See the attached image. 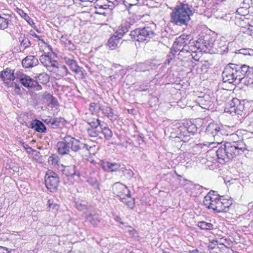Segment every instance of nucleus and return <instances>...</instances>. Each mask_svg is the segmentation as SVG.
<instances>
[{"label": "nucleus", "mask_w": 253, "mask_h": 253, "mask_svg": "<svg viewBox=\"0 0 253 253\" xmlns=\"http://www.w3.org/2000/svg\"><path fill=\"white\" fill-rule=\"evenodd\" d=\"M245 84H246L247 85H252L253 86V81H250V79L248 78L247 80V82H245Z\"/></svg>", "instance_id": "774afa93"}, {"label": "nucleus", "mask_w": 253, "mask_h": 253, "mask_svg": "<svg viewBox=\"0 0 253 253\" xmlns=\"http://www.w3.org/2000/svg\"><path fill=\"white\" fill-rule=\"evenodd\" d=\"M95 8L96 9H106L109 8L108 5L106 0H96L95 3Z\"/></svg>", "instance_id": "c9c22d12"}, {"label": "nucleus", "mask_w": 253, "mask_h": 253, "mask_svg": "<svg viewBox=\"0 0 253 253\" xmlns=\"http://www.w3.org/2000/svg\"><path fill=\"white\" fill-rule=\"evenodd\" d=\"M86 219L94 226H97L99 222V216L96 214H89L86 215Z\"/></svg>", "instance_id": "2f4dec72"}, {"label": "nucleus", "mask_w": 253, "mask_h": 253, "mask_svg": "<svg viewBox=\"0 0 253 253\" xmlns=\"http://www.w3.org/2000/svg\"><path fill=\"white\" fill-rule=\"evenodd\" d=\"M22 147L26 150L27 152L29 154H32V152L36 151V150H33L32 147L29 146L28 144L25 143H22Z\"/></svg>", "instance_id": "09e8293b"}, {"label": "nucleus", "mask_w": 253, "mask_h": 253, "mask_svg": "<svg viewBox=\"0 0 253 253\" xmlns=\"http://www.w3.org/2000/svg\"><path fill=\"white\" fill-rule=\"evenodd\" d=\"M73 55L64 56L62 57L63 61L67 64V65L70 67V69L78 74L80 72H82V69L77 64V61L74 59Z\"/></svg>", "instance_id": "4468645a"}, {"label": "nucleus", "mask_w": 253, "mask_h": 253, "mask_svg": "<svg viewBox=\"0 0 253 253\" xmlns=\"http://www.w3.org/2000/svg\"><path fill=\"white\" fill-rule=\"evenodd\" d=\"M50 103L54 106H56L58 105V101L57 99L53 96L51 98L50 100H49Z\"/></svg>", "instance_id": "5fc2aeb1"}, {"label": "nucleus", "mask_w": 253, "mask_h": 253, "mask_svg": "<svg viewBox=\"0 0 253 253\" xmlns=\"http://www.w3.org/2000/svg\"><path fill=\"white\" fill-rule=\"evenodd\" d=\"M59 75L62 77L65 76L68 74V70L65 65H62L58 68Z\"/></svg>", "instance_id": "c03bdc74"}, {"label": "nucleus", "mask_w": 253, "mask_h": 253, "mask_svg": "<svg viewBox=\"0 0 253 253\" xmlns=\"http://www.w3.org/2000/svg\"><path fill=\"white\" fill-rule=\"evenodd\" d=\"M200 251H199L197 249L189 250L188 252V253H199Z\"/></svg>", "instance_id": "338daca9"}, {"label": "nucleus", "mask_w": 253, "mask_h": 253, "mask_svg": "<svg viewBox=\"0 0 253 253\" xmlns=\"http://www.w3.org/2000/svg\"><path fill=\"white\" fill-rule=\"evenodd\" d=\"M19 41L20 42L21 46L23 47V49H26L31 45L30 40L26 35H21L19 38Z\"/></svg>", "instance_id": "c756f323"}, {"label": "nucleus", "mask_w": 253, "mask_h": 253, "mask_svg": "<svg viewBox=\"0 0 253 253\" xmlns=\"http://www.w3.org/2000/svg\"><path fill=\"white\" fill-rule=\"evenodd\" d=\"M156 25L151 24L143 28H136L131 30L128 36L130 39L139 42H148L155 35L154 29Z\"/></svg>", "instance_id": "39448f33"}, {"label": "nucleus", "mask_w": 253, "mask_h": 253, "mask_svg": "<svg viewBox=\"0 0 253 253\" xmlns=\"http://www.w3.org/2000/svg\"><path fill=\"white\" fill-rule=\"evenodd\" d=\"M48 161L51 162L52 164H56L57 163V160L56 158H53L52 156H50L48 158Z\"/></svg>", "instance_id": "e2e57ef3"}, {"label": "nucleus", "mask_w": 253, "mask_h": 253, "mask_svg": "<svg viewBox=\"0 0 253 253\" xmlns=\"http://www.w3.org/2000/svg\"><path fill=\"white\" fill-rule=\"evenodd\" d=\"M210 253H220V250L218 248H215L210 251Z\"/></svg>", "instance_id": "69168bd1"}, {"label": "nucleus", "mask_w": 253, "mask_h": 253, "mask_svg": "<svg viewBox=\"0 0 253 253\" xmlns=\"http://www.w3.org/2000/svg\"><path fill=\"white\" fill-rule=\"evenodd\" d=\"M238 53L244 55H253V49L251 48H242L238 50Z\"/></svg>", "instance_id": "79ce46f5"}, {"label": "nucleus", "mask_w": 253, "mask_h": 253, "mask_svg": "<svg viewBox=\"0 0 253 253\" xmlns=\"http://www.w3.org/2000/svg\"><path fill=\"white\" fill-rule=\"evenodd\" d=\"M206 132L214 138L217 143L221 142L223 136L226 135V132L222 127L214 123L210 124L207 126Z\"/></svg>", "instance_id": "0eeeda50"}, {"label": "nucleus", "mask_w": 253, "mask_h": 253, "mask_svg": "<svg viewBox=\"0 0 253 253\" xmlns=\"http://www.w3.org/2000/svg\"><path fill=\"white\" fill-rule=\"evenodd\" d=\"M120 171H122L124 176L127 179H131L133 176L134 173L131 169H127L125 167H122L120 169Z\"/></svg>", "instance_id": "58836bf2"}, {"label": "nucleus", "mask_w": 253, "mask_h": 253, "mask_svg": "<svg viewBox=\"0 0 253 253\" xmlns=\"http://www.w3.org/2000/svg\"><path fill=\"white\" fill-rule=\"evenodd\" d=\"M192 6L188 3L179 2L172 9L171 21L178 26H187L193 15Z\"/></svg>", "instance_id": "20e7f679"}, {"label": "nucleus", "mask_w": 253, "mask_h": 253, "mask_svg": "<svg viewBox=\"0 0 253 253\" xmlns=\"http://www.w3.org/2000/svg\"><path fill=\"white\" fill-rule=\"evenodd\" d=\"M248 78L250 79V81H253V77H252L251 76H250L249 75H245V77L242 79V81H244V82H246Z\"/></svg>", "instance_id": "052dcab7"}, {"label": "nucleus", "mask_w": 253, "mask_h": 253, "mask_svg": "<svg viewBox=\"0 0 253 253\" xmlns=\"http://www.w3.org/2000/svg\"><path fill=\"white\" fill-rule=\"evenodd\" d=\"M9 251L7 248L0 246V253H9Z\"/></svg>", "instance_id": "13d9d810"}, {"label": "nucleus", "mask_w": 253, "mask_h": 253, "mask_svg": "<svg viewBox=\"0 0 253 253\" xmlns=\"http://www.w3.org/2000/svg\"><path fill=\"white\" fill-rule=\"evenodd\" d=\"M219 246H225L226 247H231L232 242L230 240L226 238H221L217 240Z\"/></svg>", "instance_id": "4c0bfd02"}, {"label": "nucleus", "mask_w": 253, "mask_h": 253, "mask_svg": "<svg viewBox=\"0 0 253 253\" xmlns=\"http://www.w3.org/2000/svg\"><path fill=\"white\" fill-rule=\"evenodd\" d=\"M84 121L90 126L87 129L88 135L91 137H95L99 135L98 129L102 125L101 121L98 118L93 117L92 114L90 117H86Z\"/></svg>", "instance_id": "1a4fd4ad"}, {"label": "nucleus", "mask_w": 253, "mask_h": 253, "mask_svg": "<svg viewBox=\"0 0 253 253\" xmlns=\"http://www.w3.org/2000/svg\"><path fill=\"white\" fill-rule=\"evenodd\" d=\"M18 13L29 24L32 25V23L33 24H34L32 19L28 15L27 13L24 12L23 10H22L21 9H18L17 10Z\"/></svg>", "instance_id": "ea45409f"}, {"label": "nucleus", "mask_w": 253, "mask_h": 253, "mask_svg": "<svg viewBox=\"0 0 253 253\" xmlns=\"http://www.w3.org/2000/svg\"><path fill=\"white\" fill-rule=\"evenodd\" d=\"M199 49L205 50L212 46V40L209 36L204 37L203 39H199L195 45Z\"/></svg>", "instance_id": "f3484780"}, {"label": "nucleus", "mask_w": 253, "mask_h": 253, "mask_svg": "<svg viewBox=\"0 0 253 253\" xmlns=\"http://www.w3.org/2000/svg\"><path fill=\"white\" fill-rule=\"evenodd\" d=\"M249 26L247 31H248V34H251V33H253V21H251L250 23H249Z\"/></svg>", "instance_id": "864d4df0"}, {"label": "nucleus", "mask_w": 253, "mask_h": 253, "mask_svg": "<svg viewBox=\"0 0 253 253\" xmlns=\"http://www.w3.org/2000/svg\"><path fill=\"white\" fill-rule=\"evenodd\" d=\"M151 68V66L145 63H139L137 65L135 69L136 72H145Z\"/></svg>", "instance_id": "e433bc0d"}, {"label": "nucleus", "mask_w": 253, "mask_h": 253, "mask_svg": "<svg viewBox=\"0 0 253 253\" xmlns=\"http://www.w3.org/2000/svg\"><path fill=\"white\" fill-rule=\"evenodd\" d=\"M189 35L185 34H183L177 38L173 44L172 49L173 51L176 52L178 51H180L181 49V47H183L189 41Z\"/></svg>", "instance_id": "2eb2a0df"}, {"label": "nucleus", "mask_w": 253, "mask_h": 253, "mask_svg": "<svg viewBox=\"0 0 253 253\" xmlns=\"http://www.w3.org/2000/svg\"><path fill=\"white\" fill-rule=\"evenodd\" d=\"M218 197L219 196L217 195V196L215 197L214 203V206L213 210L218 213L221 212H227L229 207L232 205L231 201L223 198L221 199Z\"/></svg>", "instance_id": "f8f14e48"}, {"label": "nucleus", "mask_w": 253, "mask_h": 253, "mask_svg": "<svg viewBox=\"0 0 253 253\" xmlns=\"http://www.w3.org/2000/svg\"><path fill=\"white\" fill-rule=\"evenodd\" d=\"M30 34L31 36H32L34 38L37 39L38 40H39L40 41H41L42 43H44V40L42 39H41L40 37L39 36H38V35H37L34 31L31 30L30 32Z\"/></svg>", "instance_id": "603ef678"}, {"label": "nucleus", "mask_w": 253, "mask_h": 253, "mask_svg": "<svg viewBox=\"0 0 253 253\" xmlns=\"http://www.w3.org/2000/svg\"><path fill=\"white\" fill-rule=\"evenodd\" d=\"M99 165L105 171L108 172L120 171L121 168V164L119 163H112L105 160L101 161Z\"/></svg>", "instance_id": "ddd939ff"}, {"label": "nucleus", "mask_w": 253, "mask_h": 253, "mask_svg": "<svg viewBox=\"0 0 253 253\" xmlns=\"http://www.w3.org/2000/svg\"><path fill=\"white\" fill-rule=\"evenodd\" d=\"M218 244L217 243V240H213L212 241L210 242L208 248L209 251L215 248H218Z\"/></svg>", "instance_id": "49530a36"}, {"label": "nucleus", "mask_w": 253, "mask_h": 253, "mask_svg": "<svg viewBox=\"0 0 253 253\" xmlns=\"http://www.w3.org/2000/svg\"><path fill=\"white\" fill-rule=\"evenodd\" d=\"M107 0V2L108 3L109 2H111L114 4H116V5L118 4L119 2L122 1V0Z\"/></svg>", "instance_id": "0e129e2a"}, {"label": "nucleus", "mask_w": 253, "mask_h": 253, "mask_svg": "<svg viewBox=\"0 0 253 253\" xmlns=\"http://www.w3.org/2000/svg\"><path fill=\"white\" fill-rule=\"evenodd\" d=\"M112 191L115 195L120 197V199L124 197L130 198L131 196L130 191L128 187L120 182H116L113 185Z\"/></svg>", "instance_id": "9b49d317"}, {"label": "nucleus", "mask_w": 253, "mask_h": 253, "mask_svg": "<svg viewBox=\"0 0 253 253\" xmlns=\"http://www.w3.org/2000/svg\"><path fill=\"white\" fill-rule=\"evenodd\" d=\"M47 205H48V206L47 207V209H48V210H50V209L51 208L52 206H53V208H55L57 206L56 204H53V201H51L50 200H49L48 201Z\"/></svg>", "instance_id": "4d7b16f0"}, {"label": "nucleus", "mask_w": 253, "mask_h": 253, "mask_svg": "<svg viewBox=\"0 0 253 253\" xmlns=\"http://www.w3.org/2000/svg\"><path fill=\"white\" fill-rule=\"evenodd\" d=\"M134 22H131V20L126 21V22L121 25L118 30L109 38L108 40L107 45L109 47L113 50L118 47L120 43V40L122 37L124 36L129 30L132 29Z\"/></svg>", "instance_id": "423d86ee"}, {"label": "nucleus", "mask_w": 253, "mask_h": 253, "mask_svg": "<svg viewBox=\"0 0 253 253\" xmlns=\"http://www.w3.org/2000/svg\"><path fill=\"white\" fill-rule=\"evenodd\" d=\"M61 44L70 50H74L76 49L75 45L69 40L67 35H62L60 38Z\"/></svg>", "instance_id": "b1692460"}, {"label": "nucleus", "mask_w": 253, "mask_h": 253, "mask_svg": "<svg viewBox=\"0 0 253 253\" xmlns=\"http://www.w3.org/2000/svg\"><path fill=\"white\" fill-rule=\"evenodd\" d=\"M123 4L126 6L128 11L130 10V7L136 5V3H131L130 1H128V0H123Z\"/></svg>", "instance_id": "de8ad7c7"}, {"label": "nucleus", "mask_w": 253, "mask_h": 253, "mask_svg": "<svg viewBox=\"0 0 253 253\" xmlns=\"http://www.w3.org/2000/svg\"><path fill=\"white\" fill-rule=\"evenodd\" d=\"M234 104L236 105V112H235V115H237L242 116L243 115H245L244 113V104L242 103L241 101L237 98H235L234 101Z\"/></svg>", "instance_id": "bb28decb"}, {"label": "nucleus", "mask_w": 253, "mask_h": 253, "mask_svg": "<svg viewBox=\"0 0 253 253\" xmlns=\"http://www.w3.org/2000/svg\"><path fill=\"white\" fill-rule=\"evenodd\" d=\"M87 182L94 189L100 191L99 183L96 178L89 177L87 179Z\"/></svg>", "instance_id": "f704fd0d"}, {"label": "nucleus", "mask_w": 253, "mask_h": 253, "mask_svg": "<svg viewBox=\"0 0 253 253\" xmlns=\"http://www.w3.org/2000/svg\"><path fill=\"white\" fill-rule=\"evenodd\" d=\"M40 60L42 65L46 67L47 70L52 71V69H51V59L49 56L42 55L41 56Z\"/></svg>", "instance_id": "c85d7f7f"}, {"label": "nucleus", "mask_w": 253, "mask_h": 253, "mask_svg": "<svg viewBox=\"0 0 253 253\" xmlns=\"http://www.w3.org/2000/svg\"><path fill=\"white\" fill-rule=\"evenodd\" d=\"M0 78L5 83L7 81H14L15 79L13 71L8 68L0 72Z\"/></svg>", "instance_id": "4be33fe9"}, {"label": "nucleus", "mask_w": 253, "mask_h": 253, "mask_svg": "<svg viewBox=\"0 0 253 253\" xmlns=\"http://www.w3.org/2000/svg\"><path fill=\"white\" fill-rule=\"evenodd\" d=\"M215 193V191L211 190L204 197L203 201L204 205L209 209L213 210L214 200L215 197L217 196V195L214 194Z\"/></svg>", "instance_id": "6ab92c4d"}, {"label": "nucleus", "mask_w": 253, "mask_h": 253, "mask_svg": "<svg viewBox=\"0 0 253 253\" xmlns=\"http://www.w3.org/2000/svg\"><path fill=\"white\" fill-rule=\"evenodd\" d=\"M28 127L39 133H46L47 131L46 127L43 123L38 119L31 121Z\"/></svg>", "instance_id": "a211bd4d"}, {"label": "nucleus", "mask_w": 253, "mask_h": 253, "mask_svg": "<svg viewBox=\"0 0 253 253\" xmlns=\"http://www.w3.org/2000/svg\"><path fill=\"white\" fill-rule=\"evenodd\" d=\"M22 64L25 68H32L38 65L39 61L35 56L28 55L22 60Z\"/></svg>", "instance_id": "aec40b11"}, {"label": "nucleus", "mask_w": 253, "mask_h": 253, "mask_svg": "<svg viewBox=\"0 0 253 253\" xmlns=\"http://www.w3.org/2000/svg\"><path fill=\"white\" fill-rule=\"evenodd\" d=\"M19 80L21 84L29 90L39 91L42 89V85L37 83L35 78H32L27 75L22 74Z\"/></svg>", "instance_id": "9d476101"}, {"label": "nucleus", "mask_w": 253, "mask_h": 253, "mask_svg": "<svg viewBox=\"0 0 253 253\" xmlns=\"http://www.w3.org/2000/svg\"><path fill=\"white\" fill-rule=\"evenodd\" d=\"M66 123V121L63 117L52 118L50 127L52 129H58L61 128Z\"/></svg>", "instance_id": "5701e85b"}, {"label": "nucleus", "mask_w": 253, "mask_h": 253, "mask_svg": "<svg viewBox=\"0 0 253 253\" xmlns=\"http://www.w3.org/2000/svg\"><path fill=\"white\" fill-rule=\"evenodd\" d=\"M62 173L68 177L74 178L76 176L80 177V173L75 165L67 166L61 170Z\"/></svg>", "instance_id": "dca6fc26"}, {"label": "nucleus", "mask_w": 253, "mask_h": 253, "mask_svg": "<svg viewBox=\"0 0 253 253\" xmlns=\"http://www.w3.org/2000/svg\"><path fill=\"white\" fill-rule=\"evenodd\" d=\"M245 75L253 77V67L246 64L229 63L225 67L222 74L224 83L228 82L234 85L240 84Z\"/></svg>", "instance_id": "f257e3e1"}, {"label": "nucleus", "mask_w": 253, "mask_h": 253, "mask_svg": "<svg viewBox=\"0 0 253 253\" xmlns=\"http://www.w3.org/2000/svg\"><path fill=\"white\" fill-rule=\"evenodd\" d=\"M192 51V49L190 48V46L187 44V42L183 46V47L181 48L180 52H186V53H190V51Z\"/></svg>", "instance_id": "3c124183"}, {"label": "nucleus", "mask_w": 253, "mask_h": 253, "mask_svg": "<svg viewBox=\"0 0 253 253\" xmlns=\"http://www.w3.org/2000/svg\"><path fill=\"white\" fill-rule=\"evenodd\" d=\"M53 96L50 94L49 93L45 92L43 95V97L44 99L46 100H48L49 101L50 100L51 98Z\"/></svg>", "instance_id": "bf43d9fd"}, {"label": "nucleus", "mask_w": 253, "mask_h": 253, "mask_svg": "<svg viewBox=\"0 0 253 253\" xmlns=\"http://www.w3.org/2000/svg\"><path fill=\"white\" fill-rule=\"evenodd\" d=\"M98 130H99V134L102 133L106 140H110L113 136L112 130L107 126H104L103 124L100 126Z\"/></svg>", "instance_id": "a878e982"}, {"label": "nucleus", "mask_w": 253, "mask_h": 253, "mask_svg": "<svg viewBox=\"0 0 253 253\" xmlns=\"http://www.w3.org/2000/svg\"><path fill=\"white\" fill-rule=\"evenodd\" d=\"M10 20L11 16L9 14H0V29L4 30L7 28Z\"/></svg>", "instance_id": "393cba45"}, {"label": "nucleus", "mask_w": 253, "mask_h": 253, "mask_svg": "<svg viewBox=\"0 0 253 253\" xmlns=\"http://www.w3.org/2000/svg\"><path fill=\"white\" fill-rule=\"evenodd\" d=\"M245 150V145L239 142H226L216 151L218 162L221 164L228 162L242 154Z\"/></svg>", "instance_id": "7ed1b4c3"}, {"label": "nucleus", "mask_w": 253, "mask_h": 253, "mask_svg": "<svg viewBox=\"0 0 253 253\" xmlns=\"http://www.w3.org/2000/svg\"><path fill=\"white\" fill-rule=\"evenodd\" d=\"M45 185L51 192H56L60 182L58 175L53 171H48L44 176Z\"/></svg>", "instance_id": "6e6552de"}, {"label": "nucleus", "mask_w": 253, "mask_h": 253, "mask_svg": "<svg viewBox=\"0 0 253 253\" xmlns=\"http://www.w3.org/2000/svg\"><path fill=\"white\" fill-rule=\"evenodd\" d=\"M34 78L39 84H45L49 81V76L44 72L37 75Z\"/></svg>", "instance_id": "cd10ccee"}, {"label": "nucleus", "mask_w": 253, "mask_h": 253, "mask_svg": "<svg viewBox=\"0 0 253 253\" xmlns=\"http://www.w3.org/2000/svg\"><path fill=\"white\" fill-rule=\"evenodd\" d=\"M184 129L186 131L184 130L182 132L183 134H181V136H183L182 140L183 141L189 140L190 138H188V137H190L191 135H193L197 131V127L194 124H191L188 127L184 128Z\"/></svg>", "instance_id": "412c9836"}, {"label": "nucleus", "mask_w": 253, "mask_h": 253, "mask_svg": "<svg viewBox=\"0 0 253 253\" xmlns=\"http://www.w3.org/2000/svg\"><path fill=\"white\" fill-rule=\"evenodd\" d=\"M76 207L79 211L86 210L88 207V203L84 201H81L76 203Z\"/></svg>", "instance_id": "a19ab883"}, {"label": "nucleus", "mask_w": 253, "mask_h": 253, "mask_svg": "<svg viewBox=\"0 0 253 253\" xmlns=\"http://www.w3.org/2000/svg\"><path fill=\"white\" fill-rule=\"evenodd\" d=\"M51 69L53 70L54 68H58V67L57 66V62L56 60H51Z\"/></svg>", "instance_id": "680f3d73"}, {"label": "nucleus", "mask_w": 253, "mask_h": 253, "mask_svg": "<svg viewBox=\"0 0 253 253\" xmlns=\"http://www.w3.org/2000/svg\"><path fill=\"white\" fill-rule=\"evenodd\" d=\"M52 117H48L45 119H42V121L44 122L47 125L50 127L51 122L52 120Z\"/></svg>", "instance_id": "6e6d98bb"}, {"label": "nucleus", "mask_w": 253, "mask_h": 253, "mask_svg": "<svg viewBox=\"0 0 253 253\" xmlns=\"http://www.w3.org/2000/svg\"><path fill=\"white\" fill-rule=\"evenodd\" d=\"M58 154L61 156L70 154L71 152L79 153L81 151H88V145L80 139L66 134L56 144Z\"/></svg>", "instance_id": "f03ea898"}, {"label": "nucleus", "mask_w": 253, "mask_h": 253, "mask_svg": "<svg viewBox=\"0 0 253 253\" xmlns=\"http://www.w3.org/2000/svg\"><path fill=\"white\" fill-rule=\"evenodd\" d=\"M197 225L198 227L202 230H211L214 228V226L211 223L204 221L199 222Z\"/></svg>", "instance_id": "473e14b6"}, {"label": "nucleus", "mask_w": 253, "mask_h": 253, "mask_svg": "<svg viewBox=\"0 0 253 253\" xmlns=\"http://www.w3.org/2000/svg\"><path fill=\"white\" fill-rule=\"evenodd\" d=\"M126 197H121V199H120V200L123 203H125L128 208L133 210L134 208L135 205V199L134 198H131V196L130 198H129L130 199L129 200H127Z\"/></svg>", "instance_id": "7c9ffc66"}, {"label": "nucleus", "mask_w": 253, "mask_h": 253, "mask_svg": "<svg viewBox=\"0 0 253 253\" xmlns=\"http://www.w3.org/2000/svg\"><path fill=\"white\" fill-rule=\"evenodd\" d=\"M234 98L232 99V100H231L228 104L226 105V106L225 109V111L228 113H229L230 114H232V115H234L235 114V112H236V105L234 104Z\"/></svg>", "instance_id": "72a5a7b5"}, {"label": "nucleus", "mask_w": 253, "mask_h": 253, "mask_svg": "<svg viewBox=\"0 0 253 253\" xmlns=\"http://www.w3.org/2000/svg\"><path fill=\"white\" fill-rule=\"evenodd\" d=\"M104 113L106 114V116L108 117H111L114 115V113L112 111V109L110 107H106L104 110Z\"/></svg>", "instance_id": "8fccbe9b"}, {"label": "nucleus", "mask_w": 253, "mask_h": 253, "mask_svg": "<svg viewBox=\"0 0 253 253\" xmlns=\"http://www.w3.org/2000/svg\"><path fill=\"white\" fill-rule=\"evenodd\" d=\"M248 8L249 7H241L237 9L236 11V13L241 16H245L246 15H248L249 13Z\"/></svg>", "instance_id": "37998d69"}, {"label": "nucleus", "mask_w": 253, "mask_h": 253, "mask_svg": "<svg viewBox=\"0 0 253 253\" xmlns=\"http://www.w3.org/2000/svg\"><path fill=\"white\" fill-rule=\"evenodd\" d=\"M230 248L231 247L218 246V248L220 250V253H230V252H233Z\"/></svg>", "instance_id": "a18cd8bd"}]
</instances>
